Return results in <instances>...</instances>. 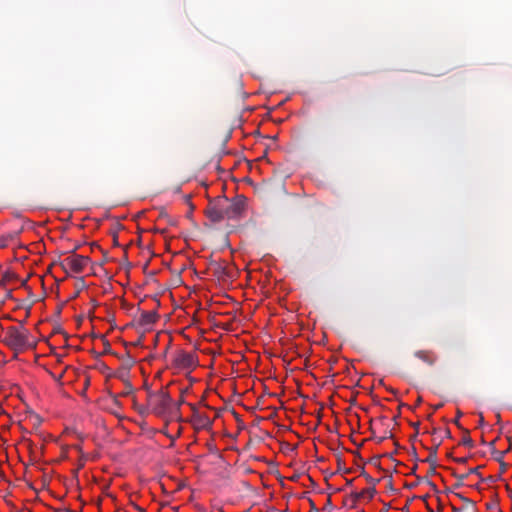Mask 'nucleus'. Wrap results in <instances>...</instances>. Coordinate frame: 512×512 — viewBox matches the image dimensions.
I'll return each instance as SVG.
<instances>
[{"mask_svg":"<svg viewBox=\"0 0 512 512\" xmlns=\"http://www.w3.org/2000/svg\"><path fill=\"white\" fill-rule=\"evenodd\" d=\"M29 337V331L23 326H10L6 328L2 341L15 353H20L32 347Z\"/></svg>","mask_w":512,"mask_h":512,"instance_id":"f257e3e1","label":"nucleus"},{"mask_svg":"<svg viewBox=\"0 0 512 512\" xmlns=\"http://www.w3.org/2000/svg\"><path fill=\"white\" fill-rule=\"evenodd\" d=\"M148 406L157 416L173 413V400L169 393L163 389L150 391L147 395Z\"/></svg>","mask_w":512,"mask_h":512,"instance_id":"f03ea898","label":"nucleus"},{"mask_svg":"<svg viewBox=\"0 0 512 512\" xmlns=\"http://www.w3.org/2000/svg\"><path fill=\"white\" fill-rule=\"evenodd\" d=\"M221 201L223 204L226 219L239 218L246 207V197H244L243 195H238L231 201H229L226 198L222 199Z\"/></svg>","mask_w":512,"mask_h":512,"instance_id":"7ed1b4c3","label":"nucleus"},{"mask_svg":"<svg viewBox=\"0 0 512 512\" xmlns=\"http://www.w3.org/2000/svg\"><path fill=\"white\" fill-rule=\"evenodd\" d=\"M88 262L89 257L74 254L60 261L59 265L66 273H68L69 271L74 273H81L87 266Z\"/></svg>","mask_w":512,"mask_h":512,"instance_id":"20e7f679","label":"nucleus"},{"mask_svg":"<svg viewBox=\"0 0 512 512\" xmlns=\"http://www.w3.org/2000/svg\"><path fill=\"white\" fill-rule=\"evenodd\" d=\"M173 363L177 368L192 370L197 366L198 360L194 353L180 351L175 355Z\"/></svg>","mask_w":512,"mask_h":512,"instance_id":"39448f33","label":"nucleus"},{"mask_svg":"<svg viewBox=\"0 0 512 512\" xmlns=\"http://www.w3.org/2000/svg\"><path fill=\"white\" fill-rule=\"evenodd\" d=\"M205 215L213 223H218L226 219L222 201L219 200L215 204H209L205 210Z\"/></svg>","mask_w":512,"mask_h":512,"instance_id":"423d86ee","label":"nucleus"},{"mask_svg":"<svg viewBox=\"0 0 512 512\" xmlns=\"http://www.w3.org/2000/svg\"><path fill=\"white\" fill-rule=\"evenodd\" d=\"M414 356L429 366H433L437 361V356L430 350H418L414 352Z\"/></svg>","mask_w":512,"mask_h":512,"instance_id":"0eeeda50","label":"nucleus"},{"mask_svg":"<svg viewBox=\"0 0 512 512\" xmlns=\"http://www.w3.org/2000/svg\"><path fill=\"white\" fill-rule=\"evenodd\" d=\"M158 319L156 311H145L142 312L139 319V324L142 326H148L154 324Z\"/></svg>","mask_w":512,"mask_h":512,"instance_id":"6e6552de","label":"nucleus"},{"mask_svg":"<svg viewBox=\"0 0 512 512\" xmlns=\"http://www.w3.org/2000/svg\"><path fill=\"white\" fill-rule=\"evenodd\" d=\"M211 269L214 272V275L217 276L219 279H224L228 276V271L226 266L221 265L218 262H213L211 264Z\"/></svg>","mask_w":512,"mask_h":512,"instance_id":"1a4fd4ad","label":"nucleus"},{"mask_svg":"<svg viewBox=\"0 0 512 512\" xmlns=\"http://www.w3.org/2000/svg\"><path fill=\"white\" fill-rule=\"evenodd\" d=\"M438 446H439V444L436 445L435 447H432V448L429 449V455L424 460V462H427L430 465H436L437 464V449H438Z\"/></svg>","mask_w":512,"mask_h":512,"instance_id":"9d476101","label":"nucleus"},{"mask_svg":"<svg viewBox=\"0 0 512 512\" xmlns=\"http://www.w3.org/2000/svg\"><path fill=\"white\" fill-rule=\"evenodd\" d=\"M462 445L464 446H468V447H473V440L471 439V437L469 436V431L468 430H465V435L464 437L462 438L461 442H460Z\"/></svg>","mask_w":512,"mask_h":512,"instance_id":"9b49d317","label":"nucleus"},{"mask_svg":"<svg viewBox=\"0 0 512 512\" xmlns=\"http://www.w3.org/2000/svg\"><path fill=\"white\" fill-rule=\"evenodd\" d=\"M361 493H364V497H367L370 500L375 496L376 489H375V487H370V488L362 490Z\"/></svg>","mask_w":512,"mask_h":512,"instance_id":"f8f14e48","label":"nucleus"},{"mask_svg":"<svg viewBox=\"0 0 512 512\" xmlns=\"http://www.w3.org/2000/svg\"><path fill=\"white\" fill-rule=\"evenodd\" d=\"M362 475L365 477L366 481L373 485V487L380 481V479H375L367 474L364 470L362 471Z\"/></svg>","mask_w":512,"mask_h":512,"instance_id":"ddd939ff","label":"nucleus"},{"mask_svg":"<svg viewBox=\"0 0 512 512\" xmlns=\"http://www.w3.org/2000/svg\"><path fill=\"white\" fill-rule=\"evenodd\" d=\"M453 475L457 479V483L455 484L456 488L462 486L463 481L468 477V474H462V475L453 474Z\"/></svg>","mask_w":512,"mask_h":512,"instance_id":"4468645a","label":"nucleus"},{"mask_svg":"<svg viewBox=\"0 0 512 512\" xmlns=\"http://www.w3.org/2000/svg\"><path fill=\"white\" fill-rule=\"evenodd\" d=\"M503 453L504 452L498 451V450H495V449L492 451V455H493L494 459L496 461H499V462L501 461V459L503 457Z\"/></svg>","mask_w":512,"mask_h":512,"instance_id":"2eb2a0df","label":"nucleus"},{"mask_svg":"<svg viewBox=\"0 0 512 512\" xmlns=\"http://www.w3.org/2000/svg\"><path fill=\"white\" fill-rule=\"evenodd\" d=\"M351 497L353 498L354 503L358 502L361 498L364 497V493L361 492H353L351 494Z\"/></svg>","mask_w":512,"mask_h":512,"instance_id":"dca6fc26","label":"nucleus"},{"mask_svg":"<svg viewBox=\"0 0 512 512\" xmlns=\"http://www.w3.org/2000/svg\"><path fill=\"white\" fill-rule=\"evenodd\" d=\"M183 403V400L179 401L178 403H173V412L178 411L180 408V405Z\"/></svg>","mask_w":512,"mask_h":512,"instance_id":"f3484780","label":"nucleus"},{"mask_svg":"<svg viewBox=\"0 0 512 512\" xmlns=\"http://www.w3.org/2000/svg\"><path fill=\"white\" fill-rule=\"evenodd\" d=\"M478 469H479V467L471 468V469H469V471L466 474H468V475H470V474H477L478 473Z\"/></svg>","mask_w":512,"mask_h":512,"instance_id":"a211bd4d","label":"nucleus"},{"mask_svg":"<svg viewBox=\"0 0 512 512\" xmlns=\"http://www.w3.org/2000/svg\"><path fill=\"white\" fill-rule=\"evenodd\" d=\"M199 418H200V421H201V424H202V425H206V424H208V423H209V419H208L207 417H201V416H199Z\"/></svg>","mask_w":512,"mask_h":512,"instance_id":"6ab92c4d","label":"nucleus"},{"mask_svg":"<svg viewBox=\"0 0 512 512\" xmlns=\"http://www.w3.org/2000/svg\"><path fill=\"white\" fill-rule=\"evenodd\" d=\"M389 437H392V435L390 434V435H389ZM387 438H388V436H387V435H384V436H382V437H378V438H376V440H377V442H378V443H381V442H383V441H384L385 439H387Z\"/></svg>","mask_w":512,"mask_h":512,"instance_id":"aec40b11","label":"nucleus"},{"mask_svg":"<svg viewBox=\"0 0 512 512\" xmlns=\"http://www.w3.org/2000/svg\"><path fill=\"white\" fill-rule=\"evenodd\" d=\"M454 461L457 462V463L463 464V463H465L467 461V458H465V457L455 458Z\"/></svg>","mask_w":512,"mask_h":512,"instance_id":"412c9836","label":"nucleus"},{"mask_svg":"<svg viewBox=\"0 0 512 512\" xmlns=\"http://www.w3.org/2000/svg\"><path fill=\"white\" fill-rule=\"evenodd\" d=\"M461 415H462L461 411H458V412H457V417H456V419L454 420V423H455L456 425H458V426H460V425H459V417H460Z\"/></svg>","mask_w":512,"mask_h":512,"instance_id":"4be33fe9","label":"nucleus"},{"mask_svg":"<svg viewBox=\"0 0 512 512\" xmlns=\"http://www.w3.org/2000/svg\"><path fill=\"white\" fill-rule=\"evenodd\" d=\"M459 497L461 498V500H463V501L467 502L468 504H470V505L473 507V502H472V501H470L468 498L463 497V496H461V495H459Z\"/></svg>","mask_w":512,"mask_h":512,"instance_id":"5701e85b","label":"nucleus"},{"mask_svg":"<svg viewBox=\"0 0 512 512\" xmlns=\"http://www.w3.org/2000/svg\"><path fill=\"white\" fill-rule=\"evenodd\" d=\"M487 507H488V509H496L497 508V504L496 503H490V504H487Z\"/></svg>","mask_w":512,"mask_h":512,"instance_id":"b1692460","label":"nucleus"},{"mask_svg":"<svg viewBox=\"0 0 512 512\" xmlns=\"http://www.w3.org/2000/svg\"><path fill=\"white\" fill-rule=\"evenodd\" d=\"M435 468H436V465H431V467L429 469V474H434L435 473Z\"/></svg>","mask_w":512,"mask_h":512,"instance_id":"393cba45","label":"nucleus"},{"mask_svg":"<svg viewBox=\"0 0 512 512\" xmlns=\"http://www.w3.org/2000/svg\"><path fill=\"white\" fill-rule=\"evenodd\" d=\"M310 504H311V508L314 510V511H318L314 502L310 499Z\"/></svg>","mask_w":512,"mask_h":512,"instance_id":"a878e982","label":"nucleus"},{"mask_svg":"<svg viewBox=\"0 0 512 512\" xmlns=\"http://www.w3.org/2000/svg\"><path fill=\"white\" fill-rule=\"evenodd\" d=\"M484 424V418L482 416V414L480 415V420H479V425H483Z\"/></svg>","mask_w":512,"mask_h":512,"instance_id":"bb28decb","label":"nucleus"},{"mask_svg":"<svg viewBox=\"0 0 512 512\" xmlns=\"http://www.w3.org/2000/svg\"><path fill=\"white\" fill-rule=\"evenodd\" d=\"M428 484H429V486H431L433 489H436V485H435L433 482L428 481Z\"/></svg>","mask_w":512,"mask_h":512,"instance_id":"cd10ccee","label":"nucleus"},{"mask_svg":"<svg viewBox=\"0 0 512 512\" xmlns=\"http://www.w3.org/2000/svg\"><path fill=\"white\" fill-rule=\"evenodd\" d=\"M428 497H429V495L427 494V495L421 496L420 498H421L423 501H425V502H426Z\"/></svg>","mask_w":512,"mask_h":512,"instance_id":"c85d7f7f","label":"nucleus"},{"mask_svg":"<svg viewBox=\"0 0 512 512\" xmlns=\"http://www.w3.org/2000/svg\"><path fill=\"white\" fill-rule=\"evenodd\" d=\"M407 487H408V488H410V489H412V488L416 487V484H415V483L408 484V485H407Z\"/></svg>","mask_w":512,"mask_h":512,"instance_id":"c756f323","label":"nucleus"},{"mask_svg":"<svg viewBox=\"0 0 512 512\" xmlns=\"http://www.w3.org/2000/svg\"><path fill=\"white\" fill-rule=\"evenodd\" d=\"M136 509L139 511V512H145V510L139 506H136Z\"/></svg>","mask_w":512,"mask_h":512,"instance_id":"7c9ffc66","label":"nucleus"},{"mask_svg":"<svg viewBox=\"0 0 512 512\" xmlns=\"http://www.w3.org/2000/svg\"><path fill=\"white\" fill-rule=\"evenodd\" d=\"M426 507H427L428 512H434L433 509L428 504Z\"/></svg>","mask_w":512,"mask_h":512,"instance_id":"2f4dec72","label":"nucleus"},{"mask_svg":"<svg viewBox=\"0 0 512 512\" xmlns=\"http://www.w3.org/2000/svg\"><path fill=\"white\" fill-rule=\"evenodd\" d=\"M416 469H417V465H415V466L412 468L411 473H412V474H414V473H415V471H416Z\"/></svg>","mask_w":512,"mask_h":512,"instance_id":"473e14b6","label":"nucleus"},{"mask_svg":"<svg viewBox=\"0 0 512 512\" xmlns=\"http://www.w3.org/2000/svg\"><path fill=\"white\" fill-rule=\"evenodd\" d=\"M388 488L393 490V485H392V482L390 481L389 484H388Z\"/></svg>","mask_w":512,"mask_h":512,"instance_id":"72a5a7b5","label":"nucleus"},{"mask_svg":"<svg viewBox=\"0 0 512 512\" xmlns=\"http://www.w3.org/2000/svg\"><path fill=\"white\" fill-rule=\"evenodd\" d=\"M352 482H353V480H352V479L347 480V485H351V484H352Z\"/></svg>","mask_w":512,"mask_h":512,"instance_id":"f704fd0d","label":"nucleus"},{"mask_svg":"<svg viewBox=\"0 0 512 512\" xmlns=\"http://www.w3.org/2000/svg\"><path fill=\"white\" fill-rule=\"evenodd\" d=\"M450 435V431L449 430H446L445 432V436H449Z\"/></svg>","mask_w":512,"mask_h":512,"instance_id":"c9c22d12","label":"nucleus"},{"mask_svg":"<svg viewBox=\"0 0 512 512\" xmlns=\"http://www.w3.org/2000/svg\"><path fill=\"white\" fill-rule=\"evenodd\" d=\"M160 217H166L164 213H160Z\"/></svg>","mask_w":512,"mask_h":512,"instance_id":"e433bc0d","label":"nucleus"}]
</instances>
